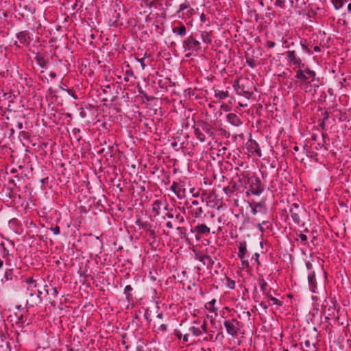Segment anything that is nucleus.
<instances>
[{"mask_svg":"<svg viewBox=\"0 0 351 351\" xmlns=\"http://www.w3.org/2000/svg\"><path fill=\"white\" fill-rule=\"evenodd\" d=\"M176 219L179 220L180 222H183L184 221V219L182 216L180 215V214H178L176 215Z\"/></svg>","mask_w":351,"mask_h":351,"instance_id":"63","label":"nucleus"},{"mask_svg":"<svg viewBox=\"0 0 351 351\" xmlns=\"http://www.w3.org/2000/svg\"><path fill=\"white\" fill-rule=\"evenodd\" d=\"M177 230L179 234H184L185 236L186 233H185V228L184 227H178L177 228Z\"/></svg>","mask_w":351,"mask_h":351,"instance_id":"53","label":"nucleus"},{"mask_svg":"<svg viewBox=\"0 0 351 351\" xmlns=\"http://www.w3.org/2000/svg\"><path fill=\"white\" fill-rule=\"evenodd\" d=\"M136 60H137V61H138V62H140V63H141V66H142L143 69H145V64L144 63L145 58H140V59L136 58Z\"/></svg>","mask_w":351,"mask_h":351,"instance_id":"59","label":"nucleus"},{"mask_svg":"<svg viewBox=\"0 0 351 351\" xmlns=\"http://www.w3.org/2000/svg\"><path fill=\"white\" fill-rule=\"evenodd\" d=\"M300 45H301L302 49L304 51H306L308 54L311 55L313 53L312 51L309 49V48L306 45L303 44L302 42H300Z\"/></svg>","mask_w":351,"mask_h":351,"instance_id":"48","label":"nucleus"},{"mask_svg":"<svg viewBox=\"0 0 351 351\" xmlns=\"http://www.w3.org/2000/svg\"><path fill=\"white\" fill-rule=\"evenodd\" d=\"M179 185H180V183L173 182L170 187V190L171 191H173L176 194V196L178 194L177 191H178Z\"/></svg>","mask_w":351,"mask_h":351,"instance_id":"40","label":"nucleus"},{"mask_svg":"<svg viewBox=\"0 0 351 351\" xmlns=\"http://www.w3.org/2000/svg\"><path fill=\"white\" fill-rule=\"evenodd\" d=\"M162 204V202L159 199H156L152 204V212L154 213L155 216H158L160 215V206Z\"/></svg>","mask_w":351,"mask_h":351,"instance_id":"22","label":"nucleus"},{"mask_svg":"<svg viewBox=\"0 0 351 351\" xmlns=\"http://www.w3.org/2000/svg\"><path fill=\"white\" fill-rule=\"evenodd\" d=\"M198 125L209 136H210V137L214 136V132H213L212 126L208 122L201 121Z\"/></svg>","mask_w":351,"mask_h":351,"instance_id":"16","label":"nucleus"},{"mask_svg":"<svg viewBox=\"0 0 351 351\" xmlns=\"http://www.w3.org/2000/svg\"><path fill=\"white\" fill-rule=\"evenodd\" d=\"M147 233L151 239H152L153 240L156 239V233L154 230L152 228L149 231L147 232Z\"/></svg>","mask_w":351,"mask_h":351,"instance_id":"47","label":"nucleus"},{"mask_svg":"<svg viewBox=\"0 0 351 351\" xmlns=\"http://www.w3.org/2000/svg\"><path fill=\"white\" fill-rule=\"evenodd\" d=\"M273 293H275V294L276 293L275 290H272L271 289H269V290H268L267 291V293H265L264 295H265V296L267 298H268L270 301L272 302V304L278 305V306H282L283 302L278 300L276 298H274V295H273Z\"/></svg>","mask_w":351,"mask_h":351,"instance_id":"14","label":"nucleus"},{"mask_svg":"<svg viewBox=\"0 0 351 351\" xmlns=\"http://www.w3.org/2000/svg\"><path fill=\"white\" fill-rule=\"evenodd\" d=\"M223 191H224L225 193L226 194H228V193H232L234 191L233 189H231L229 186H227V187H224Z\"/></svg>","mask_w":351,"mask_h":351,"instance_id":"60","label":"nucleus"},{"mask_svg":"<svg viewBox=\"0 0 351 351\" xmlns=\"http://www.w3.org/2000/svg\"><path fill=\"white\" fill-rule=\"evenodd\" d=\"M258 282L261 291L265 294V293H267L266 288L267 287V283L265 282L262 275L258 277Z\"/></svg>","mask_w":351,"mask_h":351,"instance_id":"30","label":"nucleus"},{"mask_svg":"<svg viewBox=\"0 0 351 351\" xmlns=\"http://www.w3.org/2000/svg\"><path fill=\"white\" fill-rule=\"evenodd\" d=\"M159 330L162 332H165L167 330V325L166 324H161L160 326H159Z\"/></svg>","mask_w":351,"mask_h":351,"instance_id":"64","label":"nucleus"},{"mask_svg":"<svg viewBox=\"0 0 351 351\" xmlns=\"http://www.w3.org/2000/svg\"><path fill=\"white\" fill-rule=\"evenodd\" d=\"M269 305H271V304H270L269 303L267 304V302H261L260 303V306H261L263 308H264V309H265V310L268 308V306H269Z\"/></svg>","mask_w":351,"mask_h":351,"instance_id":"58","label":"nucleus"},{"mask_svg":"<svg viewBox=\"0 0 351 351\" xmlns=\"http://www.w3.org/2000/svg\"><path fill=\"white\" fill-rule=\"evenodd\" d=\"M302 71L303 73L307 74L310 77L315 78L316 77V73L313 70H311L308 66L303 67Z\"/></svg>","mask_w":351,"mask_h":351,"instance_id":"33","label":"nucleus"},{"mask_svg":"<svg viewBox=\"0 0 351 351\" xmlns=\"http://www.w3.org/2000/svg\"><path fill=\"white\" fill-rule=\"evenodd\" d=\"M267 47L269 48H273L275 47L276 43L271 40H267L266 43Z\"/></svg>","mask_w":351,"mask_h":351,"instance_id":"55","label":"nucleus"},{"mask_svg":"<svg viewBox=\"0 0 351 351\" xmlns=\"http://www.w3.org/2000/svg\"><path fill=\"white\" fill-rule=\"evenodd\" d=\"M43 292L39 289H34V291L29 293V297L27 300V305L29 307H34L40 305L43 302L42 295Z\"/></svg>","mask_w":351,"mask_h":351,"instance_id":"6","label":"nucleus"},{"mask_svg":"<svg viewBox=\"0 0 351 351\" xmlns=\"http://www.w3.org/2000/svg\"><path fill=\"white\" fill-rule=\"evenodd\" d=\"M227 121L234 126H239L242 124L239 116L234 113H229L227 114Z\"/></svg>","mask_w":351,"mask_h":351,"instance_id":"13","label":"nucleus"},{"mask_svg":"<svg viewBox=\"0 0 351 351\" xmlns=\"http://www.w3.org/2000/svg\"><path fill=\"white\" fill-rule=\"evenodd\" d=\"M287 60L289 62L292 63L296 67H304V64L302 62V59L297 56L295 51H287L286 53Z\"/></svg>","mask_w":351,"mask_h":351,"instance_id":"8","label":"nucleus"},{"mask_svg":"<svg viewBox=\"0 0 351 351\" xmlns=\"http://www.w3.org/2000/svg\"><path fill=\"white\" fill-rule=\"evenodd\" d=\"M177 193H178V194H177L178 198H179V199L184 198L185 193H186V189L184 187V185L181 184L180 183Z\"/></svg>","mask_w":351,"mask_h":351,"instance_id":"29","label":"nucleus"},{"mask_svg":"<svg viewBox=\"0 0 351 351\" xmlns=\"http://www.w3.org/2000/svg\"><path fill=\"white\" fill-rule=\"evenodd\" d=\"M158 3H159L160 5H161V3H159V0H153V1H150V2H149V3L148 4V5H149V8H152V7H155V8H156V5H157V4H158Z\"/></svg>","mask_w":351,"mask_h":351,"instance_id":"51","label":"nucleus"},{"mask_svg":"<svg viewBox=\"0 0 351 351\" xmlns=\"http://www.w3.org/2000/svg\"><path fill=\"white\" fill-rule=\"evenodd\" d=\"M246 62L247 65L252 69H254L256 66L255 60L253 58H247Z\"/></svg>","mask_w":351,"mask_h":351,"instance_id":"41","label":"nucleus"},{"mask_svg":"<svg viewBox=\"0 0 351 351\" xmlns=\"http://www.w3.org/2000/svg\"><path fill=\"white\" fill-rule=\"evenodd\" d=\"M308 282L311 291L313 293H315V289L317 288V282L315 279V274L314 271H311L310 274H308Z\"/></svg>","mask_w":351,"mask_h":351,"instance_id":"15","label":"nucleus"},{"mask_svg":"<svg viewBox=\"0 0 351 351\" xmlns=\"http://www.w3.org/2000/svg\"><path fill=\"white\" fill-rule=\"evenodd\" d=\"M174 335H176V336L179 339H180L182 338V332H181L180 330H174Z\"/></svg>","mask_w":351,"mask_h":351,"instance_id":"57","label":"nucleus"},{"mask_svg":"<svg viewBox=\"0 0 351 351\" xmlns=\"http://www.w3.org/2000/svg\"><path fill=\"white\" fill-rule=\"evenodd\" d=\"M136 225L138 226L140 229H143L146 232L149 231L152 228V226L149 222L142 221L140 219L136 221Z\"/></svg>","mask_w":351,"mask_h":351,"instance_id":"18","label":"nucleus"},{"mask_svg":"<svg viewBox=\"0 0 351 351\" xmlns=\"http://www.w3.org/2000/svg\"><path fill=\"white\" fill-rule=\"evenodd\" d=\"M223 325L227 333L232 337H237L238 335L241 326V322L235 318L225 319Z\"/></svg>","mask_w":351,"mask_h":351,"instance_id":"5","label":"nucleus"},{"mask_svg":"<svg viewBox=\"0 0 351 351\" xmlns=\"http://www.w3.org/2000/svg\"><path fill=\"white\" fill-rule=\"evenodd\" d=\"M115 88H119V89L121 88L119 85L115 86L114 84H109V85L104 86V88L102 89V91L104 94H106V95L107 94H112V91L114 90L115 89Z\"/></svg>","mask_w":351,"mask_h":351,"instance_id":"27","label":"nucleus"},{"mask_svg":"<svg viewBox=\"0 0 351 351\" xmlns=\"http://www.w3.org/2000/svg\"><path fill=\"white\" fill-rule=\"evenodd\" d=\"M335 10L341 8L344 4L343 0H331Z\"/></svg>","mask_w":351,"mask_h":351,"instance_id":"34","label":"nucleus"},{"mask_svg":"<svg viewBox=\"0 0 351 351\" xmlns=\"http://www.w3.org/2000/svg\"><path fill=\"white\" fill-rule=\"evenodd\" d=\"M194 134L196 136V138L201 142H205L206 141V136L204 134H203L199 128H195L194 130Z\"/></svg>","mask_w":351,"mask_h":351,"instance_id":"28","label":"nucleus"},{"mask_svg":"<svg viewBox=\"0 0 351 351\" xmlns=\"http://www.w3.org/2000/svg\"><path fill=\"white\" fill-rule=\"evenodd\" d=\"M249 189L246 192L247 195L252 193L254 195H260L265 189V186L261 179L256 176H252L247 178Z\"/></svg>","mask_w":351,"mask_h":351,"instance_id":"3","label":"nucleus"},{"mask_svg":"<svg viewBox=\"0 0 351 351\" xmlns=\"http://www.w3.org/2000/svg\"><path fill=\"white\" fill-rule=\"evenodd\" d=\"M215 96L219 100H223L229 96L228 91H223L219 90H215Z\"/></svg>","mask_w":351,"mask_h":351,"instance_id":"26","label":"nucleus"},{"mask_svg":"<svg viewBox=\"0 0 351 351\" xmlns=\"http://www.w3.org/2000/svg\"><path fill=\"white\" fill-rule=\"evenodd\" d=\"M298 237L300 239V240L302 241V242H305L307 241L308 239V237L306 234H302V233H300L298 234Z\"/></svg>","mask_w":351,"mask_h":351,"instance_id":"52","label":"nucleus"},{"mask_svg":"<svg viewBox=\"0 0 351 351\" xmlns=\"http://www.w3.org/2000/svg\"><path fill=\"white\" fill-rule=\"evenodd\" d=\"M259 256H260V254L257 252H256L252 257V260H254L255 262L257 263V265H260V262H259Z\"/></svg>","mask_w":351,"mask_h":351,"instance_id":"50","label":"nucleus"},{"mask_svg":"<svg viewBox=\"0 0 351 351\" xmlns=\"http://www.w3.org/2000/svg\"><path fill=\"white\" fill-rule=\"evenodd\" d=\"M172 32L180 38H183L186 35V27L181 22H174L172 27Z\"/></svg>","mask_w":351,"mask_h":351,"instance_id":"10","label":"nucleus"},{"mask_svg":"<svg viewBox=\"0 0 351 351\" xmlns=\"http://www.w3.org/2000/svg\"><path fill=\"white\" fill-rule=\"evenodd\" d=\"M139 93L143 95V97L145 99L146 101H150L152 100H153L154 98L152 97H149L145 93H144L143 90H138Z\"/></svg>","mask_w":351,"mask_h":351,"instance_id":"42","label":"nucleus"},{"mask_svg":"<svg viewBox=\"0 0 351 351\" xmlns=\"http://www.w3.org/2000/svg\"><path fill=\"white\" fill-rule=\"evenodd\" d=\"M191 232L195 233V239L199 240L202 236H207L210 232V229L204 223H198L194 228H191Z\"/></svg>","mask_w":351,"mask_h":351,"instance_id":"7","label":"nucleus"},{"mask_svg":"<svg viewBox=\"0 0 351 351\" xmlns=\"http://www.w3.org/2000/svg\"><path fill=\"white\" fill-rule=\"evenodd\" d=\"M65 91L75 99H77V96L76 95L73 89L67 88L66 90H65Z\"/></svg>","mask_w":351,"mask_h":351,"instance_id":"45","label":"nucleus"},{"mask_svg":"<svg viewBox=\"0 0 351 351\" xmlns=\"http://www.w3.org/2000/svg\"><path fill=\"white\" fill-rule=\"evenodd\" d=\"M0 246L3 249V258L7 260L8 257L10 255L9 253V250L5 246V243L3 242L1 243Z\"/></svg>","mask_w":351,"mask_h":351,"instance_id":"36","label":"nucleus"},{"mask_svg":"<svg viewBox=\"0 0 351 351\" xmlns=\"http://www.w3.org/2000/svg\"><path fill=\"white\" fill-rule=\"evenodd\" d=\"M132 290H133V288L130 285L125 286V287L124 289L123 293L125 295L126 300L128 302H130L133 301V296H132V295L131 293Z\"/></svg>","mask_w":351,"mask_h":351,"instance_id":"23","label":"nucleus"},{"mask_svg":"<svg viewBox=\"0 0 351 351\" xmlns=\"http://www.w3.org/2000/svg\"><path fill=\"white\" fill-rule=\"evenodd\" d=\"M251 207H252V213L254 215H256L258 213V208L257 207H255V204L254 203H253L252 205H251Z\"/></svg>","mask_w":351,"mask_h":351,"instance_id":"54","label":"nucleus"},{"mask_svg":"<svg viewBox=\"0 0 351 351\" xmlns=\"http://www.w3.org/2000/svg\"><path fill=\"white\" fill-rule=\"evenodd\" d=\"M295 77L298 80V82L299 83V85L300 86H304V88H306L307 86L312 84L313 86H317L315 84H313L315 81L319 82V77H315V78L310 77L309 75L307 74L303 73L302 71V67L299 68L296 71V74Z\"/></svg>","mask_w":351,"mask_h":351,"instance_id":"4","label":"nucleus"},{"mask_svg":"<svg viewBox=\"0 0 351 351\" xmlns=\"http://www.w3.org/2000/svg\"><path fill=\"white\" fill-rule=\"evenodd\" d=\"M203 213V209L202 207H198L196 209H195L193 210V215L195 217V218H198L201 216L202 213Z\"/></svg>","mask_w":351,"mask_h":351,"instance_id":"38","label":"nucleus"},{"mask_svg":"<svg viewBox=\"0 0 351 351\" xmlns=\"http://www.w3.org/2000/svg\"><path fill=\"white\" fill-rule=\"evenodd\" d=\"M50 230L53 232L54 234H59L60 233V228L58 226H56L55 227H51Z\"/></svg>","mask_w":351,"mask_h":351,"instance_id":"46","label":"nucleus"},{"mask_svg":"<svg viewBox=\"0 0 351 351\" xmlns=\"http://www.w3.org/2000/svg\"><path fill=\"white\" fill-rule=\"evenodd\" d=\"M289 213L291 214L293 221L298 225L300 224L301 220L299 215L298 210H295L293 208H290Z\"/></svg>","mask_w":351,"mask_h":351,"instance_id":"21","label":"nucleus"},{"mask_svg":"<svg viewBox=\"0 0 351 351\" xmlns=\"http://www.w3.org/2000/svg\"><path fill=\"white\" fill-rule=\"evenodd\" d=\"M182 48L184 52L189 51L186 57L190 55L197 53L202 50V43L198 40L197 34L196 33H191L182 41Z\"/></svg>","mask_w":351,"mask_h":351,"instance_id":"1","label":"nucleus"},{"mask_svg":"<svg viewBox=\"0 0 351 351\" xmlns=\"http://www.w3.org/2000/svg\"><path fill=\"white\" fill-rule=\"evenodd\" d=\"M16 278V276L14 274L13 269H8L5 271L4 279L5 281L13 280Z\"/></svg>","mask_w":351,"mask_h":351,"instance_id":"24","label":"nucleus"},{"mask_svg":"<svg viewBox=\"0 0 351 351\" xmlns=\"http://www.w3.org/2000/svg\"><path fill=\"white\" fill-rule=\"evenodd\" d=\"M255 204V207H257L259 211L265 212L266 210V208L265 206V204L263 202H254Z\"/></svg>","mask_w":351,"mask_h":351,"instance_id":"39","label":"nucleus"},{"mask_svg":"<svg viewBox=\"0 0 351 351\" xmlns=\"http://www.w3.org/2000/svg\"><path fill=\"white\" fill-rule=\"evenodd\" d=\"M251 146L252 149H254V152H256L258 156H261V152L258 143L255 141H254L253 142H252Z\"/></svg>","mask_w":351,"mask_h":351,"instance_id":"37","label":"nucleus"},{"mask_svg":"<svg viewBox=\"0 0 351 351\" xmlns=\"http://www.w3.org/2000/svg\"><path fill=\"white\" fill-rule=\"evenodd\" d=\"M215 303H216V300L215 299H213L210 302L206 303L205 308L207 310H208L210 312H213L214 313V312L216 311V308L214 306Z\"/></svg>","mask_w":351,"mask_h":351,"instance_id":"31","label":"nucleus"},{"mask_svg":"<svg viewBox=\"0 0 351 351\" xmlns=\"http://www.w3.org/2000/svg\"><path fill=\"white\" fill-rule=\"evenodd\" d=\"M285 3V0H276L274 5L276 6H279L281 8H284Z\"/></svg>","mask_w":351,"mask_h":351,"instance_id":"43","label":"nucleus"},{"mask_svg":"<svg viewBox=\"0 0 351 351\" xmlns=\"http://www.w3.org/2000/svg\"><path fill=\"white\" fill-rule=\"evenodd\" d=\"M200 36L204 43L210 44L212 42L211 32L201 31Z\"/></svg>","mask_w":351,"mask_h":351,"instance_id":"19","label":"nucleus"},{"mask_svg":"<svg viewBox=\"0 0 351 351\" xmlns=\"http://www.w3.org/2000/svg\"><path fill=\"white\" fill-rule=\"evenodd\" d=\"M16 38L21 44L26 47H28L33 40L32 34L27 30L21 31L17 33Z\"/></svg>","mask_w":351,"mask_h":351,"instance_id":"9","label":"nucleus"},{"mask_svg":"<svg viewBox=\"0 0 351 351\" xmlns=\"http://www.w3.org/2000/svg\"><path fill=\"white\" fill-rule=\"evenodd\" d=\"M233 87L238 95H243L246 98H250L252 94V92L245 89L244 85L239 84V80L234 81Z\"/></svg>","mask_w":351,"mask_h":351,"instance_id":"11","label":"nucleus"},{"mask_svg":"<svg viewBox=\"0 0 351 351\" xmlns=\"http://www.w3.org/2000/svg\"><path fill=\"white\" fill-rule=\"evenodd\" d=\"M228 280V287L231 289H234L235 288V282L229 278H227Z\"/></svg>","mask_w":351,"mask_h":351,"instance_id":"44","label":"nucleus"},{"mask_svg":"<svg viewBox=\"0 0 351 351\" xmlns=\"http://www.w3.org/2000/svg\"><path fill=\"white\" fill-rule=\"evenodd\" d=\"M166 217H168L169 219H173L174 217L173 214L171 212L167 213L165 216L162 217V218L165 219Z\"/></svg>","mask_w":351,"mask_h":351,"instance_id":"61","label":"nucleus"},{"mask_svg":"<svg viewBox=\"0 0 351 351\" xmlns=\"http://www.w3.org/2000/svg\"><path fill=\"white\" fill-rule=\"evenodd\" d=\"M194 14L195 10L191 7L189 1L187 0L182 3L179 6V9L176 11L178 17L184 20L186 24L192 23V16Z\"/></svg>","mask_w":351,"mask_h":351,"instance_id":"2","label":"nucleus"},{"mask_svg":"<svg viewBox=\"0 0 351 351\" xmlns=\"http://www.w3.org/2000/svg\"><path fill=\"white\" fill-rule=\"evenodd\" d=\"M58 291L56 287H51V289H49V302L51 303H52V302L51 300L52 299L56 298L58 296Z\"/></svg>","mask_w":351,"mask_h":351,"instance_id":"32","label":"nucleus"},{"mask_svg":"<svg viewBox=\"0 0 351 351\" xmlns=\"http://www.w3.org/2000/svg\"><path fill=\"white\" fill-rule=\"evenodd\" d=\"M203 340L204 341H214V337L213 335H210L209 336L204 337L203 338Z\"/></svg>","mask_w":351,"mask_h":351,"instance_id":"56","label":"nucleus"},{"mask_svg":"<svg viewBox=\"0 0 351 351\" xmlns=\"http://www.w3.org/2000/svg\"><path fill=\"white\" fill-rule=\"evenodd\" d=\"M256 228L258 229V230L260 232H261L262 233H263L265 232V229L262 226V224L261 223H258L256 225Z\"/></svg>","mask_w":351,"mask_h":351,"instance_id":"62","label":"nucleus"},{"mask_svg":"<svg viewBox=\"0 0 351 351\" xmlns=\"http://www.w3.org/2000/svg\"><path fill=\"white\" fill-rule=\"evenodd\" d=\"M189 331L194 335V336H199L202 334V330L199 328H197L195 326H191L189 328Z\"/></svg>","mask_w":351,"mask_h":351,"instance_id":"35","label":"nucleus"},{"mask_svg":"<svg viewBox=\"0 0 351 351\" xmlns=\"http://www.w3.org/2000/svg\"><path fill=\"white\" fill-rule=\"evenodd\" d=\"M241 265H242L243 268H249L250 267V263L247 260H245L243 258V259H241Z\"/></svg>","mask_w":351,"mask_h":351,"instance_id":"49","label":"nucleus"},{"mask_svg":"<svg viewBox=\"0 0 351 351\" xmlns=\"http://www.w3.org/2000/svg\"><path fill=\"white\" fill-rule=\"evenodd\" d=\"M35 60L38 65L41 68H45L47 66V60L41 55H38L35 57Z\"/></svg>","mask_w":351,"mask_h":351,"instance_id":"25","label":"nucleus"},{"mask_svg":"<svg viewBox=\"0 0 351 351\" xmlns=\"http://www.w3.org/2000/svg\"><path fill=\"white\" fill-rule=\"evenodd\" d=\"M25 282H26L27 285V290L29 292H32V290L34 291V289H38L37 287V283L36 281L34 280L32 278L28 277L25 279Z\"/></svg>","mask_w":351,"mask_h":351,"instance_id":"20","label":"nucleus"},{"mask_svg":"<svg viewBox=\"0 0 351 351\" xmlns=\"http://www.w3.org/2000/svg\"><path fill=\"white\" fill-rule=\"evenodd\" d=\"M197 258L202 263L206 266L208 269H211L213 265L215 264L214 261L210 258V256L206 254H197Z\"/></svg>","mask_w":351,"mask_h":351,"instance_id":"12","label":"nucleus"},{"mask_svg":"<svg viewBox=\"0 0 351 351\" xmlns=\"http://www.w3.org/2000/svg\"><path fill=\"white\" fill-rule=\"evenodd\" d=\"M247 253V244L245 241L239 242L238 256L240 259L245 258Z\"/></svg>","mask_w":351,"mask_h":351,"instance_id":"17","label":"nucleus"}]
</instances>
